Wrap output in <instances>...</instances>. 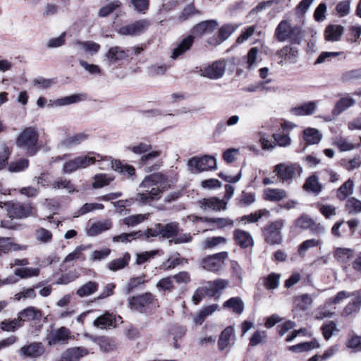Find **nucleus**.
Here are the masks:
<instances>
[{
	"instance_id": "603ef678",
	"label": "nucleus",
	"mask_w": 361,
	"mask_h": 361,
	"mask_svg": "<svg viewBox=\"0 0 361 361\" xmlns=\"http://www.w3.org/2000/svg\"><path fill=\"white\" fill-rule=\"evenodd\" d=\"M22 326L19 316L12 320H4L0 323V328L5 331H14Z\"/></svg>"
},
{
	"instance_id": "680f3d73",
	"label": "nucleus",
	"mask_w": 361,
	"mask_h": 361,
	"mask_svg": "<svg viewBox=\"0 0 361 361\" xmlns=\"http://www.w3.org/2000/svg\"><path fill=\"white\" fill-rule=\"evenodd\" d=\"M142 236V233L141 231L132 232L129 233H121V235L114 236L113 238L114 242H122L127 243L130 242L132 240L138 238Z\"/></svg>"
},
{
	"instance_id": "2eb2a0df",
	"label": "nucleus",
	"mask_w": 361,
	"mask_h": 361,
	"mask_svg": "<svg viewBox=\"0 0 361 361\" xmlns=\"http://www.w3.org/2000/svg\"><path fill=\"white\" fill-rule=\"evenodd\" d=\"M154 296L152 293H145L129 298L128 302L131 309L142 312L146 306L152 302Z\"/></svg>"
},
{
	"instance_id": "6ab92c4d",
	"label": "nucleus",
	"mask_w": 361,
	"mask_h": 361,
	"mask_svg": "<svg viewBox=\"0 0 361 361\" xmlns=\"http://www.w3.org/2000/svg\"><path fill=\"white\" fill-rule=\"evenodd\" d=\"M87 137L88 135L85 133H79L73 135H67L60 142L58 147L61 149H71L80 145L86 140Z\"/></svg>"
},
{
	"instance_id": "f257e3e1",
	"label": "nucleus",
	"mask_w": 361,
	"mask_h": 361,
	"mask_svg": "<svg viewBox=\"0 0 361 361\" xmlns=\"http://www.w3.org/2000/svg\"><path fill=\"white\" fill-rule=\"evenodd\" d=\"M167 178L161 173H156L146 176L140 183L141 191L137 192L135 201L142 204H149L151 202L161 197L162 190L166 183Z\"/></svg>"
},
{
	"instance_id": "1a4fd4ad",
	"label": "nucleus",
	"mask_w": 361,
	"mask_h": 361,
	"mask_svg": "<svg viewBox=\"0 0 361 361\" xmlns=\"http://www.w3.org/2000/svg\"><path fill=\"white\" fill-rule=\"evenodd\" d=\"M97 161L96 157L82 156L71 159L63 164V172L71 173L78 169H85Z\"/></svg>"
},
{
	"instance_id": "3c124183",
	"label": "nucleus",
	"mask_w": 361,
	"mask_h": 361,
	"mask_svg": "<svg viewBox=\"0 0 361 361\" xmlns=\"http://www.w3.org/2000/svg\"><path fill=\"white\" fill-rule=\"evenodd\" d=\"M114 180V177L111 175L106 173L96 174L94 176V182L92 187L94 188H100L109 185Z\"/></svg>"
},
{
	"instance_id": "f8f14e48",
	"label": "nucleus",
	"mask_w": 361,
	"mask_h": 361,
	"mask_svg": "<svg viewBox=\"0 0 361 361\" xmlns=\"http://www.w3.org/2000/svg\"><path fill=\"white\" fill-rule=\"evenodd\" d=\"M227 257V252H221L213 255L208 256L207 257L202 259V267L209 271H218L223 267L224 264V260Z\"/></svg>"
},
{
	"instance_id": "72a5a7b5",
	"label": "nucleus",
	"mask_w": 361,
	"mask_h": 361,
	"mask_svg": "<svg viewBox=\"0 0 361 361\" xmlns=\"http://www.w3.org/2000/svg\"><path fill=\"white\" fill-rule=\"evenodd\" d=\"M303 138L307 145H316L322 140V135L317 129L308 128L303 131Z\"/></svg>"
},
{
	"instance_id": "7c9ffc66",
	"label": "nucleus",
	"mask_w": 361,
	"mask_h": 361,
	"mask_svg": "<svg viewBox=\"0 0 361 361\" xmlns=\"http://www.w3.org/2000/svg\"><path fill=\"white\" fill-rule=\"evenodd\" d=\"M316 108L315 102H308L300 106L292 108L290 112L295 116H309L314 114Z\"/></svg>"
},
{
	"instance_id": "13d9d810",
	"label": "nucleus",
	"mask_w": 361,
	"mask_h": 361,
	"mask_svg": "<svg viewBox=\"0 0 361 361\" xmlns=\"http://www.w3.org/2000/svg\"><path fill=\"white\" fill-rule=\"evenodd\" d=\"M29 166L27 159L22 158L16 161L11 162L8 166V170L11 172L18 173L24 171Z\"/></svg>"
},
{
	"instance_id": "de8ad7c7",
	"label": "nucleus",
	"mask_w": 361,
	"mask_h": 361,
	"mask_svg": "<svg viewBox=\"0 0 361 361\" xmlns=\"http://www.w3.org/2000/svg\"><path fill=\"white\" fill-rule=\"evenodd\" d=\"M91 247L90 245H80L75 248V250L69 253L64 259L63 262H70L73 260L81 259L82 260H85V257L82 255V252L88 250Z\"/></svg>"
},
{
	"instance_id": "c9c22d12",
	"label": "nucleus",
	"mask_w": 361,
	"mask_h": 361,
	"mask_svg": "<svg viewBox=\"0 0 361 361\" xmlns=\"http://www.w3.org/2000/svg\"><path fill=\"white\" fill-rule=\"evenodd\" d=\"M264 199L271 202L280 201L286 197L285 190L280 188H268L264 190Z\"/></svg>"
},
{
	"instance_id": "6e6552de",
	"label": "nucleus",
	"mask_w": 361,
	"mask_h": 361,
	"mask_svg": "<svg viewBox=\"0 0 361 361\" xmlns=\"http://www.w3.org/2000/svg\"><path fill=\"white\" fill-rule=\"evenodd\" d=\"M129 52L119 46L111 47L104 55V62L108 66L120 63L129 57Z\"/></svg>"
},
{
	"instance_id": "8fccbe9b",
	"label": "nucleus",
	"mask_w": 361,
	"mask_h": 361,
	"mask_svg": "<svg viewBox=\"0 0 361 361\" xmlns=\"http://www.w3.org/2000/svg\"><path fill=\"white\" fill-rule=\"evenodd\" d=\"M361 306V298L357 296L353 300L352 302H350L343 309L341 312V316L343 317H347L350 314L358 312Z\"/></svg>"
},
{
	"instance_id": "5701e85b",
	"label": "nucleus",
	"mask_w": 361,
	"mask_h": 361,
	"mask_svg": "<svg viewBox=\"0 0 361 361\" xmlns=\"http://www.w3.org/2000/svg\"><path fill=\"white\" fill-rule=\"evenodd\" d=\"M344 32V27L340 25H330L324 32V38L327 41L338 42Z\"/></svg>"
},
{
	"instance_id": "f704fd0d",
	"label": "nucleus",
	"mask_w": 361,
	"mask_h": 361,
	"mask_svg": "<svg viewBox=\"0 0 361 361\" xmlns=\"http://www.w3.org/2000/svg\"><path fill=\"white\" fill-rule=\"evenodd\" d=\"M112 227V223L110 220L98 221L93 224L87 231V234L90 236H95L106 231Z\"/></svg>"
},
{
	"instance_id": "a19ab883",
	"label": "nucleus",
	"mask_w": 361,
	"mask_h": 361,
	"mask_svg": "<svg viewBox=\"0 0 361 361\" xmlns=\"http://www.w3.org/2000/svg\"><path fill=\"white\" fill-rule=\"evenodd\" d=\"M227 284L228 281L221 279L209 281L207 283V288L209 289L210 296L215 297L220 294Z\"/></svg>"
},
{
	"instance_id": "aec40b11",
	"label": "nucleus",
	"mask_w": 361,
	"mask_h": 361,
	"mask_svg": "<svg viewBox=\"0 0 361 361\" xmlns=\"http://www.w3.org/2000/svg\"><path fill=\"white\" fill-rule=\"evenodd\" d=\"M201 208L206 209H210L214 211L225 210L227 206V202L216 197L204 198L200 201Z\"/></svg>"
},
{
	"instance_id": "4468645a",
	"label": "nucleus",
	"mask_w": 361,
	"mask_h": 361,
	"mask_svg": "<svg viewBox=\"0 0 361 361\" xmlns=\"http://www.w3.org/2000/svg\"><path fill=\"white\" fill-rule=\"evenodd\" d=\"M149 25L145 19L137 20L133 23L121 27L119 33L123 35L135 36L142 34Z\"/></svg>"
},
{
	"instance_id": "6e6d98bb",
	"label": "nucleus",
	"mask_w": 361,
	"mask_h": 361,
	"mask_svg": "<svg viewBox=\"0 0 361 361\" xmlns=\"http://www.w3.org/2000/svg\"><path fill=\"white\" fill-rule=\"evenodd\" d=\"M280 278V274L271 273L264 278V285L268 290L276 289L279 286Z\"/></svg>"
},
{
	"instance_id": "473e14b6",
	"label": "nucleus",
	"mask_w": 361,
	"mask_h": 361,
	"mask_svg": "<svg viewBox=\"0 0 361 361\" xmlns=\"http://www.w3.org/2000/svg\"><path fill=\"white\" fill-rule=\"evenodd\" d=\"M85 97L82 94H74L67 97H64L60 99H58L53 102L51 106H67L72 104L80 102L82 100H85Z\"/></svg>"
},
{
	"instance_id": "7ed1b4c3",
	"label": "nucleus",
	"mask_w": 361,
	"mask_h": 361,
	"mask_svg": "<svg viewBox=\"0 0 361 361\" xmlns=\"http://www.w3.org/2000/svg\"><path fill=\"white\" fill-rule=\"evenodd\" d=\"M39 139L37 128L30 126L25 128L17 137L16 145L23 149L30 156H33L37 151V144Z\"/></svg>"
},
{
	"instance_id": "ea45409f",
	"label": "nucleus",
	"mask_w": 361,
	"mask_h": 361,
	"mask_svg": "<svg viewBox=\"0 0 361 361\" xmlns=\"http://www.w3.org/2000/svg\"><path fill=\"white\" fill-rule=\"evenodd\" d=\"M345 211L351 215L361 213V200L355 197H349L345 204Z\"/></svg>"
},
{
	"instance_id": "39448f33",
	"label": "nucleus",
	"mask_w": 361,
	"mask_h": 361,
	"mask_svg": "<svg viewBox=\"0 0 361 361\" xmlns=\"http://www.w3.org/2000/svg\"><path fill=\"white\" fill-rule=\"evenodd\" d=\"M188 166L192 173L216 169V160L213 156L194 157L188 161Z\"/></svg>"
},
{
	"instance_id": "69168bd1",
	"label": "nucleus",
	"mask_w": 361,
	"mask_h": 361,
	"mask_svg": "<svg viewBox=\"0 0 361 361\" xmlns=\"http://www.w3.org/2000/svg\"><path fill=\"white\" fill-rule=\"evenodd\" d=\"M317 347L314 342H304L288 347V350L293 353H301L312 350Z\"/></svg>"
},
{
	"instance_id": "a211bd4d",
	"label": "nucleus",
	"mask_w": 361,
	"mask_h": 361,
	"mask_svg": "<svg viewBox=\"0 0 361 361\" xmlns=\"http://www.w3.org/2000/svg\"><path fill=\"white\" fill-rule=\"evenodd\" d=\"M44 353V347L42 343L34 342L24 345L20 349V355L23 357L36 358Z\"/></svg>"
},
{
	"instance_id": "49530a36",
	"label": "nucleus",
	"mask_w": 361,
	"mask_h": 361,
	"mask_svg": "<svg viewBox=\"0 0 361 361\" xmlns=\"http://www.w3.org/2000/svg\"><path fill=\"white\" fill-rule=\"evenodd\" d=\"M111 167L116 171L123 174H127L129 177L135 176V169L133 166L130 165H123L120 161L114 160L111 161Z\"/></svg>"
},
{
	"instance_id": "052dcab7",
	"label": "nucleus",
	"mask_w": 361,
	"mask_h": 361,
	"mask_svg": "<svg viewBox=\"0 0 361 361\" xmlns=\"http://www.w3.org/2000/svg\"><path fill=\"white\" fill-rule=\"evenodd\" d=\"M321 244L322 240L320 239L312 238L306 240L302 243L299 247V255L302 256L310 248L317 247Z\"/></svg>"
},
{
	"instance_id": "c756f323",
	"label": "nucleus",
	"mask_w": 361,
	"mask_h": 361,
	"mask_svg": "<svg viewBox=\"0 0 361 361\" xmlns=\"http://www.w3.org/2000/svg\"><path fill=\"white\" fill-rule=\"evenodd\" d=\"M73 45L75 47H77L78 49H81L85 52L90 54H97L101 48V46L99 44L96 43L93 41L75 40L73 42Z\"/></svg>"
},
{
	"instance_id": "0e129e2a",
	"label": "nucleus",
	"mask_w": 361,
	"mask_h": 361,
	"mask_svg": "<svg viewBox=\"0 0 361 361\" xmlns=\"http://www.w3.org/2000/svg\"><path fill=\"white\" fill-rule=\"evenodd\" d=\"M226 238L221 236L207 238L202 242V247L204 249L214 248L216 246L226 243Z\"/></svg>"
},
{
	"instance_id": "412c9836",
	"label": "nucleus",
	"mask_w": 361,
	"mask_h": 361,
	"mask_svg": "<svg viewBox=\"0 0 361 361\" xmlns=\"http://www.w3.org/2000/svg\"><path fill=\"white\" fill-rule=\"evenodd\" d=\"M87 353V350L84 348H71L62 353L60 361H78Z\"/></svg>"
},
{
	"instance_id": "cd10ccee",
	"label": "nucleus",
	"mask_w": 361,
	"mask_h": 361,
	"mask_svg": "<svg viewBox=\"0 0 361 361\" xmlns=\"http://www.w3.org/2000/svg\"><path fill=\"white\" fill-rule=\"evenodd\" d=\"M194 41V37L189 35L183 39L178 45L173 49L171 58L173 59H177L178 56L183 54L186 51L189 50Z\"/></svg>"
},
{
	"instance_id": "bf43d9fd",
	"label": "nucleus",
	"mask_w": 361,
	"mask_h": 361,
	"mask_svg": "<svg viewBox=\"0 0 361 361\" xmlns=\"http://www.w3.org/2000/svg\"><path fill=\"white\" fill-rule=\"evenodd\" d=\"M35 238L37 241L42 243H47L52 240V233L50 231L44 228H39L35 233Z\"/></svg>"
},
{
	"instance_id": "e2e57ef3",
	"label": "nucleus",
	"mask_w": 361,
	"mask_h": 361,
	"mask_svg": "<svg viewBox=\"0 0 361 361\" xmlns=\"http://www.w3.org/2000/svg\"><path fill=\"white\" fill-rule=\"evenodd\" d=\"M51 186L54 189L65 188L68 192L75 191L73 185L71 180L59 178L51 183Z\"/></svg>"
},
{
	"instance_id": "2f4dec72",
	"label": "nucleus",
	"mask_w": 361,
	"mask_h": 361,
	"mask_svg": "<svg viewBox=\"0 0 361 361\" xmlns=\"http://www.w3.org/2000/svg\"><path fill=\"white\" fill-rule=\"evenodd\" d=\"M196 221L212 223L216 225L218 228H224L226 227H233L234 225L233 220L229 218H208V217H195Z\"/></svg>"
},
{
	"instance_id": "4c0bfd02",
	"label": "nucleus",
	"mask_w": 361,
	"mask_h": 361,
	"mask_svg": "<svg viewBox=\"0 0 361 361\" xmlns=\"http://www.w3.org/2000/svg\"><path fill=\"white\" fill-rule=\"evenodd\" d=\"M130 259V255L126 252L121 258L115 259L111 260L108 264V268L112 271H116L125 268Z\"/></svg>"
},
{
	"instance_id": "bb28decb",
	"label": "nucleus",
	"mask_w": 361,
	"mask_h": 361,
	"mask_svg": "<svg viewBox=\"0 0 361 361\" xmlns=\"http://www.w3.org/2000/svg\"><path fill=\"white\" fill-rule=\"evenodd\" d=\"M116 317L110 313H106L98 317L93 322L94 326L102 329L116 326Z\"/></svg>"
},
{
	"instance_id": "e433bc0d",
	"label": "nucleus",
	"mask_w": 361,
	"mask_h": 361,
	"mask_svg": "<svg viewBox=\"0 0 361 361\" xmlns=\"http://www.w3.org/2000/svg\"><path fill=\"white\" fill-rule=\"evenodd\" d=\"M355 104V100L354 99L350 97H342L336 102L333 109V114L338 116Z\"/></svg>"
},
{
	"instance_id": "79ce46f5",
	"label": "nucleus",
	"mask_w": 361,
	"mask_h": 361,
	"mask_svg": "<svg viewBox=\"0 0 361 361\" xmlns=\"http://www.w3.org/2000/svg\"><path fill=\"white\" fill-rule=\"evenodd\" d=\"M352 295H353V294L345 290H341L338 292L334 297L328 298L325 302V305L328 307L334 306L333 310H335L336 305L340 304L344 300L349 298Z\"/></svg>"
},
{
	"instance_id": "58836bf2",
	"label": "nucleus",
	"mask_w": 361,
	"mask_h": 361,
	"mask_svg": "<svg viewBox=\"0 0 361 361\" xmlns=\"http://www.w3.org/2000/svg\"><path fill=\"white\" fill-rule=\"evenodd\" d=\"M224 307L229 308L233 312L240 314L244 310V302L239 297L231 298L224 303Z\"/></svg>"
},
{
	"instance_id": "4be33fe9",
	"label": "nucleus",
	"mask_w": 361,
	"mask_h": 361,
	"mask_svg": "<svg viewBox=\"0 0 361 361\" xmlns=\"http://www.w3.org/2000/svg\"><path fill=\"white\" fill-rule=\"evenodd\" d=\"M18 316L23 324L25 321H38L42 317V312L40 310L33 306H30L23 310L18 313Z\"/></svg>"
},
{
	"instance_id": "a878e982",
	"label": "nucleus",
	"mask_w": 361,
	"mask_h": 361,
	"mask_svg": "<svg viewBox=\"0 0 361 361\" xmlns=\"http://www.w3.org/2000/svg\"><path fill=\"white\" fill-rule=\"evenodd\" d=\"M234 239L238 245L244 248L252 246L254 243L251 235L240 229H236L234 231Z\"/></svg>"
},
{
	"instance_id": "c85d7f7f",
	"label": "nucleus",
	"mask_w": 361,
	"mask_h": 361,
	"mask_svg": "<svg viewBox=\"0 0 361 361\" xmlns=\"http://www.w3.org/2000/svg\"><path fill=\"white\" fill-rule=\"evenodd\" d=\"M26 248V245L15 243L9 238H0V252L1 255L3 252L6 253L11 250H25Z\"/></svg>"
},
{
	"instance_id": "393cba45",
	"label": "nucleus",
	"mask_w": 361,
	"mask_h": 361,
	"mask_svg": "<svg viewBox=\"0 0 361 361\" xmlns=\"http://www.w3.org/2000/svg\"><path fill=\"white\" fill-rule=\"evenodd\" d=\"M161 238L165 239H173L174 236L179 231V224L176 221H171L166 224H160Z\"/></svg>"
},
{
	"instance_id": "dca6fc26",
	"label": "nucleus",
	"mask_w": 361,
	"mask_h": 361,
	"mask_svg": "<svg viewBox=\"0 0 361 361\" xmlns=\"http://www.w3.org/2000/svg\"><path fill=\"white\" fill-rule=\"evenodd\" d=\"M218 25L219 23L216 20L202 21L192 28V36L194 37H200L203 35L212 33Z\"/></svg>"
},
{
	"instance_id": "ddd939ff",
	"label": "nucleus",
	"mask_w": 361,
	"mask_h": 361,
	"mask_svg": "<svg viewBox=\"0 0 361 361\" xmlns=\"http://www.w3.org/2000/svg\"><path fill=\"white\" fill-rule=\"evenodd\" d=\"M36 214L35 209L30 203H15L10 209V215L13 218L23 219Z\"/></svg>"
},
{
	"instance_id": "338daca9",
	"label": "nucleus",
	"mask_w": 361,
	"mask_h": 361,
	"mask_svg": "<svg viewBox=\"0 0 361 361\" xmlns=\"http://www.w3.org/2000/svg\"><path fill=\"white\" fill-rule=\"evenodd\" d=\"M121 3L118 0L111 1L106 5L102 7L99 11V16L100 17H106L112 13L116 8L121 6Z\"/></svg>"
},
{
	"instance_id": "f03ea898",
	"label": "nucleus",
	"mask_w": 361,
	"mask_h": 361,
	"mask_svg": "<svg viewBox=\"0 0 361 361\" xmlns=\"http://www.w3.org/2000/svg\"><path fill=\"white\" fill-rule=\"evenodd\" d=\"M303 36L301 26L292 24L287 19L281 20L274 31V37L278 42H288L290 44H300Z\"/></svg>"
},
{
	"instance_id": "5fc2aeb1",
	"label": "nucleus",
	"mask_w": 361,
	"mask_h": 361,
	"mask_svg": "<svg viewBox=\"0 0 361 361\" xmlns=\"http://www.w3.org/2000/svg\"><path fill=\"white\" fill-rule=\"evenodd\" d=\"M258 52L259 49L257 47H252L249 50L246 56V68L247 70L251 71L257 67Z\"/></svg>"
},
{
	"instance_id": "b1692460",
	"label": "nucleus",
	"mask_w": 361,
	"mask_h": 361,
	"mask_svg": "<svg viewBox=\"0 0 361 361\" xmlns=\"http://www.w3.org/2000/svg\"><path fill=\"white\" fill-rule=\"evenodd\" d=\"M354 181L349 178L344 183H343L336 190V197L340 201H343L353 194L354 192Z\"/></svg>"
},
{
	"instance_id": "864d4df0",
	"label": "nucleus",
	"mask_w": 361,
	"mask_h": 361,
	"mask_svg": "<svg viewBox=\"0 0 361 361\" xmlns=\"http://www.w3.org/2000/svg\"><path fill=\"white\" fill-rule=\"evenodd\" d=\"M333 144L338 148L341 152L351 151L356 148V145L347 140L343 137H336L334 140Z\"/></svg>"
},
{
	"instance_id": "37998d69",
	"label": "nucleus",
	"mask_w": 361,
	"mask_h": 361,
	"mask_svg": "<svg viewBox=\"0 0 361 361\" xmlns=\"http://www.w3.org/2000/svg\"><path fill=\"white\" fill-rule=\"evenodd\" d=\"M99 284L94 281H88L80 286L76 291V294L80 297H86L94 293L98 290Z\"/></svg>"
},
{
	"instance_id": "423d86ee",
	"label": "nucleus",
	"mask_w": 361,
	"mask_h": 361,
	"mask_svg": "<svg viewBox=\"0 0 361 361\" xmlns=\"http://www.w3.org/2000/svg\"><path fill=\"white\" fill-rule=\"evenodd\" d=\"M284 227L282 219L276 220L267 225L264 230L265 240L270 245H279L283 241L281 230Z\"/></svg>"
},
{
	"instance_id": "20e7f679",
	"label": "nucleus",
	"mask_w": 361,
	"mask_h": 361,
	"mask_svg": "<svg viewBox=\"0 0 361 361\" xmlns=\"http://www.w3.org/2000/svg\"><path fill=\"white\" fill-rule=\"evenodd\" d=\"M273 171L283 183H290L301 176L303 169L298 163H280L274 166Z\"/></svg>"
},
{
	"instance_id": "774afa93",
	"label": "nucleus",
	"mask_w": 361,
	"mask_h": 361,
	"mask_svg": "<svg viewBox=\"0 0 361 361\" xmlns=\"http://www.w3.org/2000/svg\"><path fill=\"white\" fill-rule=\"evenodd\" d=\"M237 26L232 24H225L222 25L218 32V35L221 39L222 42L226 40L231 34L235 30Z\"/></svg>"
},
{
	"instance_id": "9b49d317",
	"label": "nucleus",
	"mask_w": 361,
	"mask_h": 361,
	"mask_svg": "<svg viewBox=\"0 0 361 361\" xmlns=\"http://www.w3.org/2000/svg\"><path fill=\"white\" fill-rule=\"evenodd\" d=\"M226 68V65L224 61H216L211 65L201 68L200 75L211 80H218L223 77Z\"/></svg>"
},
{
	"instance_id": "a18cd8bd",
	"label": "nucleus",
	"mask_w": 361,
	"mask_h": 361,
	"mask_svg": "<svg viewBox=\"0 0 361 361\" xmlns=\"http://www.w3.org/2000/svg\"><path fill=\"white\" fill-rule=\"evenodd\" d=\"M234 329L232 326H227L221 334L218 346L220 350H224L229 345L231 336H233Z\"/></svg>"
},
{
	"instance_id": "0eeeda50",
	"label": "nucleus",
	"mask_w": 361,
	"mask_h": 361,
	"mask_svg": "<svg viewBox=\"0 0 361 361\" xmlns=\"http://www.w3.org/2000/svg\"><path fill=\"white\" fill-rule=\"evenodd\" d=\"M71 331L65 326H61L57 329H52L47 335L46 340L49 345H55L57 344L65 345L72 339Z\"/></svg>"
},
{
	"instance_id": "9d476101",
	"label": "nucleus",
	"mask_w": 361,
	"mask_h": 361,
	"mask_svg": "<svg viewBox=\"0 0 361 361\" xmlns=\"http://www.w3.org/2000/svg\"><path fill=\"white\" fill-rule=\"evenodd\" d=\"M278 63L282 66L296 63L299 56L298 49L291 45H286L276 52Z\"/></svg>"
},
{
	"instance_id": "c03bdc74",
	"label": "nucleus",
	"mask_w": 361,
	"mask_h": 361,
	"mask_svg": "<svg viewBox=\"0 0 361 361\" xmlns=\"http://www.w3.org/2000/svg\"><path fill=\"white\" fill-rule=\"evenodd\" d=\"M353 255L354 251L349 248L338 247L334 251V257L343 264L348 263Z\"/></svg>"
},
{
	"instance_id": "09e8293b",
	"label": "nucleus",
	"mask_w": 361,
	"mask_h": 361,
	"mask_svg": "<svg viewBox=\"0 0 361 361\" xmlns=\"http://www.w3.org/2000/svg\"><path fill=\"white\" fill-rule=\"evenodd\" d=\"M318 294H303L296 297L295 302L298 307L302 310H307L313 302V298L317 297Z\"/></svg>"
},
{
	"instance_id": "f3484780",
	"label": "nucleus",
	"mask_w": 361,
	"mask_h": 361,
	"mask_svg": "<svg viewBox=\"0 0 361 361\" xmlns=\"http://www.w3.org/2000/svg\"><path fill=\"white\" fill-rule=\"evenodd\" d=\"M305 191L319 195L323 190V184L319 181V178L317 173H314L307 178L303 185Z\"/></svg>"
},
{
	"instance_id": "4d7b16f0",
	"label": "nucleus",
	"mask_w": 361,
	"mask_h": 361,
	"mask_svg": "<svg viewBox=\"0 0 361 361\" xmlns=\"http://www.w3.org/2000/svg\"><path fill=\"white\" fill-rule=\"evenodd\" d=\"M149 215V214L131 215L124 218L123 222L128 226H134L147 220Z\"/></svg>"
}]
</instances>
